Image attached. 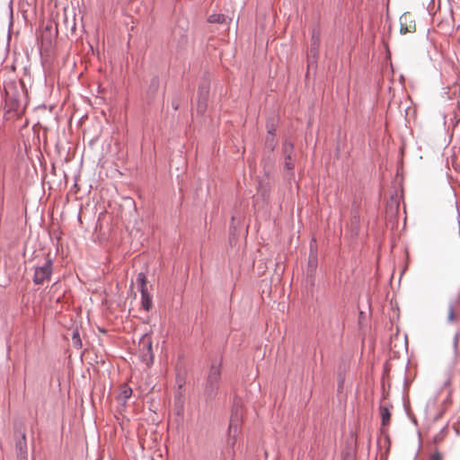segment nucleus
<instances>
[{
  "label": "nucleus",
  "instance_id": "f257e3e1",
  "mask_svg": "<svg viewBox=\"0 0 460 460\" xmlns=\"http://www.w3.org/2000/svg\"><path fill=\"white\" fill-rule=\"evenodd\" d=\"M52 275V261L47 258L41 264L35 267L33 282L36 285L43 284L44 281L49 280Z\"/></svg>",
  "mask_w": 460,
  "mask_h": 460
},
{
  "label": "nucleus",
  "instance_id": "f03ea898",
  "mask_svg": "<svg viewBox=\"0 0 460 460\" xmlns=\"http://www.w3.org/2000/svg\"><path fill=\"white\" fill-rule=\"evenodd\" d=\"M242 420L237 412L232 414L228 427L227 444L234 447L236 444L237 438L241 433Z\"/></svg>",
  "mask_w": 460,
  "mask_h": 460
},
{
  "label": "nucleus",
  "instance_id": "7ed1b4c3",
  "mask_svg": "<svg viewBox=\"0 0 460 460\" xmlns=\"http://www.w3.org/2000/svg\"><path fill=\"white\" fill-rule=\"evenodd\" d=\"M416 31V22L413 15L404 13L400 17V32L402 34L413 33Z\"/></svg>",
  "mask_w": 460,
  "mask_h": 460
},
{
  "label": "nucleus",
  "instance_id": "20e7f679",
  "mask_svg": "<svg viewBox=\"0 0 460 460\" xmlns=\"http://www.w3.org/2000/svg\"><path fill=\"white\" fill-rule=\"evenodd\" d=\"M139 347L140 349L143 351V358L148 357L149 360L152 362L154 356L152 353V341L150 335H143L139 341Z\"/></svg>",
  "mask_w": 460,
  "mask_h": 460
},
{
  "label": "nucleus",
  "instance_id": "39448f33",
  "mask_svg": "<svg viewBox=\"0 0 460 460\" xmlns=\"http://www.w3.org/2000/svg\"><path fill=\"white\" fill-rule=\"evenodd\" d=\"M220 377H221L220 366L217 365V364H212L209 373H208V385L211 388H214L215 386L217 385V384L220 380Z\"/></svg>",
  "mask_w": 460,
  "mask_h": 460
},
{
  "label": "nucleus",
  "instance_id": "423d86ee",
  "mask_svg": "<svg viewBox=\"0 0 460 460\" xmlns=\"http://www.w3.org/2000/svg\"><path fill=\"white\" fill-rule=\"evenodd\" d=\"M293 144L289 142H286L284 144V152H285V168L288 171H293L295 167L294 158H293Z\"/></svg>",
  "mask_w": 460,
  "mask_h": 460
},
{
  "label": "nucleus",
  "instance_id": "0eeeda50",
  "mask_svg": "<svg viewBox=\"0 0 460 460\" xmlns=\"http://www.w3.org/2000/svg\"><path fill=\"white\" fill-rule=\"evenodd\" d=\"M320 46V33L316 30H313L311 37V44L309 53L312 57L315 58L318 55Z\"/></svg>",
  "mask_w": 460,
  "mask_h": 460
},
{
  "label": "nucleus",
  "instance_id": "6e6552de",
  "mask_svg": "<svg viewBox=\"0 0 460 460\" xmlns=\"http://www.w3.org/2000/svg\"><path fill=\"white\" fill-rule=\"evenodd\" d=\"M208 93H209L208 85H201L199 88V104L198 109L200 112H203L206 108V101L208 99Z\"/></svg>",
  "mask_w": 460,
  "mask_h": 460
},
{
  "label": "nucleus",
  "instance_id": "1a4fd4ad",
  "mask_svg": "<svg viewBox=\"0 0 460 460\" xmlns=\"http://www.w3.org/2000/svg\"><path fill=\"white\" fill-rule=\"evenodd\" d=\"M152 296L146 289L141 290V306L146 311H149L152 308Z\"/></svg>",
  "mask_w": 460,
  "mask_h": 460
},
{
  "label": "nucleus",
  "instance_id": "9d476101",
  "mask_svg": "<svg viewBox=\"0 0 460 460\" xmlns=\"http://www.w3.org/2000/svg\"><path fill=\"white\" fill-rule=\"evenodd\" d=\"M131 394L132 389L127 385H123L120 388L119 400L123 401L125 402L128 398H130Z\"/></svg>",
  "mask_w": 460,
  "mask_h": 460
},
{
  "label": "nucleus",
  "instance_id": "9b49d317",
  "mask_svg": "<svg viewBox=\"0 0 460 460\" xmlns=\"http://www.w3.org/2000/svg\"><path fill=\"white\" fill-rule=\"evenodd\" d=\"M380 415L382 420V425L387 426L390 423L391 420V413L389 410L386 407H381L380 408Z\"/></svg>",
  "mask_w": 460,
  "mask_h": 460
},
{
  "label": "nucleus",
  "instance_id": "f8f14e48",
  "mask_svg": "<svg viewBox=\"0 0 460 460\" xmlns=\"http://www.w3.org/2000/svg\"><path fill=\"white\" fill-rule=\"evenodd\" d=\"M208 22L210 23H225L226 16L221 13H213L208 16Z\"/></svg>",
  "mask_w": 460,
  "mask_h": 460
},
{
  "label": "nucleus",
  "instance_id": "ddd939ff",
  "mask_svg": "<svg viewBox=\"0 0 460 460\" xmlns=\"http://www.w3.org/2000/svg\"><path fill=\"white\" fill-rule=\"evenodd\" d=\"M137 283L139 285L140 291L146 289V277L143 272L137 274Z\"/></svg>",
  "mask_w": 460,
  "mask_h": 460
},
{
  "label": "nucleus",
  "instance_id": "4468645a",
  "mask_svg": "<svg viewBox=\"0 0 460 460\" xmlns=\"http://www.w3.org/2000/svg\"><path fill=\"white\" fill-rule=\"evenodd\" d=\"M456 312H455V308L454 306L451 305H449L448 307V310H447V321L449 323H453L456 321Z\"/></svg>",
  "mask_w": 460,
  "mask_h": 460
},
{
  "label": "nucleus",
  "instance_id": "2eb2a0df",
  "mask_svg": "<svg viewBox=\"0 0 460 460\" xmlns=\"http://www.w3.org/2000/svg\"><path fill=\"white\" fill-rule=\"evenodd\" d=\"M72 340H73L74 345L75 347H77V348H81L82 347V342H81V340H80V337H79V332L77 331H75L73 332Z\"/></svg>",
  "mask_w": 460,
  "mask_h": 460
},
{
  "label": "nucleus",
  "instance_id": "dca6fc26",
  "mask_svg": "<svg viewBox=\"0 0 460 460\" xmlns=\"http://www.w3.org/2000/svg\"><path fill=\"white\" fill-rule=\"evenodd\" d=\"M430 460H443V457H442V456H441V454L439 452L436 451L431 456V459Z\"/></svg>",
  "mask_w": 460,
  "mask_h": 460
},
{
  "label": "nucleus",
  "instance_id": "f3484780",
  "mask_svg": "<svg viewBox=\"0 0 460 460\" xmlns=\"http://www.w3.org/2000/svg\"><path fill=\"white\" fill-rule=\"evenodd\" d=\"M58 282L54 283V284L51 286V288H50V291H52V290H56V289L58 288Z\"/></svg>",
  "mask_w": 460,
  "mask_h": 460
}]
</instances>
